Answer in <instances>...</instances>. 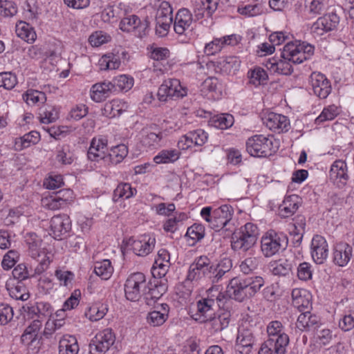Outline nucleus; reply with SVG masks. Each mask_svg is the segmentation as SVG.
<instances>
[{
    "label": "nucleus",
    "mask_w": 354,
    "mask_h": 354,
    "mask_svg": "<svg viewBox=\"0 0 354 354\" xmlns=\"http://www.w3.org/2000/svg\"><path fill=\"white\" fill-rule=\"evenodd\" d=\"M308 56L309 50H302L301 48L293 42H288L283 48L281 59L269 58L265 62L264 66L270 73L290 75L293 71L290 62L301 64L308 59Z\"/></svg>",
    "instance_id": "f257e3e1"
},
{
    "label": "nucleus",
    "mask_w": 354,
    "mask_h": 354,
    "mask_svg": "<svg viewBox=\"0 0 354 354\" xmlns=\"http://www.w3.org/2000/svg\"><path fill=\"white\" fill-rule=\"evenodd\" d=\"M263 284L264 280L259 276L247 278L234 277L230 281L226 292L229 297L241 302L253 297Z\"/></svg>",
    "instance_id": "f03ea898"
},
{
    "label": "nucleus",
    "mask_w": 354,
    "mask_h": 354,
    "mask_svg": "<svg viewBox=\"0 0 354 354\" xmlns=\"http://www.w3.org/2000/svg\"><path fill=\"white\" fill-rule=\"evenodd\" d=\"M234 208L230 205H223L215 209L212 214V207H205L201 209V216L209 223L211 228L219 231L225 227L232 220Z\"/></svg>",
    "instance_id": "7ed1b4c3"
},
{
    "label": "nucleus",
    "mask_w": 354,
    "mask_h": 354,
    "mask_svg": "<svg viewBox=\"0 0 354 354\" xmlns=\"http://www.w3.org/2000/svg\"><path fill=\"white\" fill-rule=\"evenodd\" d=\"M261 244L263 254L266 257H270L279 251L286 250L288 239L283 233L270 230L261 238Z\"/></svg>",
    "instance_id": "20e7f679"
},
{
    "label": "nucleus",
    "mask_w": 354,
    "mask_h": 354,
    "mask_svg": "<svg viewBox=\"0 0 354 354\" xmlns=\"http://www.w3.org/2000/svg\"><path fill=\"white\" fill-rule=\"evenodd\" d=\"M25 241L28 246L29 254L39 262L35 268V273L40 274L47 269L50 261L49 257L41 250L42 241L35 233H28Z\"/></svg>",
    "instance_id": "39448f33"
},
{
    "label": "nucleus",
    "mask_w": 354,
    "mask_h": 354,
    "mask_svg": "<svg viewBox=\"0 0 354 354\" xmlns=\"http://www.w3.org/2000/svg\"><path fill=\"white\" fill-rule=\"evenodd\" d=\"M187 95V88L181 85L179 80L169 78L164 80L158 91V98L160 102L177 100Z\"/></svg>",
    "instance_id": "423d86ee"
},
{
    "label": "nucleus",
    "mask_w": 354,
    "mask_h": 354,
    "mask_svg": "<svg viewBox=\"0 0 354 354\" xmlns=\"http://www.w3.org/2000/svg\"><path fill=\"white\" fill-rule=\"evenodd\" d=\"M272 138L263 135H255L246 142L248 152L254 157H266L274 151Z\"/></svg>",
    "instance_id": "0eeeda50"
},
{
    "label": "nucleus",
    "mask_w": 354,
    "mask_h": 354,
    "mask_svg": "<svg viewBox=\"0 0 354 354\" xmlns=\"http://www.w3.org/2000/svg\"><path fill=\"white\" fill-rule=\"evenodd\" d=\"M146 286V277L143 273L135 272L130 274L124 284L126 298L131 301H138Z\"/></svg>",
    "instance_id": "6e6552de"
},
{
    "label": "nucleus",
    "mask_w": 354,
    "mask_h": 354,
    "mask_svg": "<svg viewBox=\"0 0 354 354\" xmlns=\"http://www.w3.org/2000/svg\"><path fill=\"white\" fill-rule=\"evenodd\" d=\"M115 337L111 328L97 333L89 344L90 354H104L114 344Z\"/></svg>",
    "instance_id": "1a4fd4ad"
},
{
    "label": "nucleus",
    "mask_w": 354,
    "mask_h": 354,
    "mask_svg": "<svg viewBox=\"0 0 354 354\" xmlns=\"http://www.w3.org/2000/svg\"><path fill=\"white\" fill-rule=\"evenodd\" d=\"M311 315V326L313 328L312 340L313 346L318 348L328 346L333 339V332L324 324L320 323L316 317L313 319Z\"/></svg>",
    "instance_id": "9d476101"
},
{
    "label": "nucleus",
    "mask_w": 354,
    "mask_h": 354,
    "mask_svg": "<svg viewBox=\"0 0 354 354\" xmlns=\"http://www.w3.org/2000/svg\"><path fill=\"white\" fill-rule=\"evenodd\" d=\"M209 261L207 257H200L196 259L190 265L184 283L206 280Z\"/></svg>",
    "instance_id": "9b49d317"
},
{
    "label": "nucleus",
    "mask_w": 354,
    "mask_h": 354,
    "mask_svg": "<svg viewBox=\"0 0 354 354\" xmlns=\"http://www.w3.org/2000/svg\"><path fill=\"white\" fill-rule=\"evenodd\" d=\"M167 279H153L150 281L146 289L143 290V295L148 305L151 304V301H155L160 299L167 290Z\"/></svg>",
    "instance_id": "f8f14e48"
},
{
    "label": "nucleus",
    "mask_w": 354,
    "mask_h": 354,
    "mask_svg": "<svg viewBox=\"0 0 354 354\" xmlns=\"http://www.w3.org/2000/svg\"><path fill=\"white\" fill-rule=\"evenodd\" d=\"M288 344V335L282 336L278 340L268 339L261 344L258 354H286Z\"/></svg>",
    "instance_id": "ddd939ff"
},
{
    "label": "nucleus",
    "mask_w": 354,
    "mask_h": 354,
    "mask_svg": "<svg viewBox=\"0 0 354 354\" xmlns=\"http://www.w3.org/2000/svg\"><path fill=\"white\" fill-rule=\"evenodd\" d=\"M71 229V221L66 214L54 216L50 220L51 234L55 239H62Z\"/></svg>",
    "instance_id": "4468645a"
},
{
    "label": "nucleus",
    "mask_w": 354,
    "mask_h": 354,
    "mask_svg": "<svg viewBox=\"0 0 354 354\" xmlns=\"http://www.w3.org/2000/svg\"><path fill=\"white\" fill-rule=\"evenodd\" d=\"M328 244L325 239L319 235L311 240V258L317 264H322L328 257Z\"/></svg>",
    "instance_id": "2eb2a0df"
},
{
    "label": "nucleus",
    "mask_w": 354,
    "mask_h": 354,
    "mask_svg": "<svg viewBox=\"0 0 354 354\" xmlns=\"http://www.w3.org/2000/svg\"><path fill=\"white\" fill-rule=\"evenodd\" d=\"M263 123L268 129L277 133L286 132L290 128L289 119L283 115L275 113H268Z\"/></svg>",
    "instance_id": "dca6fc26"
},
{
    "label": "nucleus",
    "mask_w": 354,
    "mask_h": 354,
    "mask_svg": "<svg viewBox=\"0 0 354 354\" xmlns=\"http://www.w3.org/2000/svg\"><path fill=\"white\" fill-rule=\"evenodd\" d=\"M108 151L107 140L105 138H94L91 142L87 156L91 161H97L104 159Z\"/></svg>",
    "instance_id": "f3484780"
},
{
    "label": "nucleus",
    "mask_w": 354,
    "mask_h": 354,
    "mask_svg": "<svg viewBox=\"0 0 354 354\" xmlns=\"http://www.w3.org/2000/svg\"><path fill=\"white\" fill-rule=\"evenodd\" d=\"M311 86L314 93L321 99H325L330 93V84L326 77L320 73L311 74Z\"/></svg>",
    "instance_id": "a211bd4d"
},
{
    "label": "nucleus",
    "mask_w": 354,
    "mask_h": 354,
    "mask_svg": "<svg viewBox=\"0 0 354 354\" xmlns=\"http://www.w3.org/2000/svg\"><path fill=\"white\" fill-rule=\"evenodd\" d=\"M216 307L215 299H204L202 298L197 302V313L198 317L196 319L201 322H207L212 319L214 315V309Z\"/></svg>",
    "instance_id": "6ab92c4d"
},
{
    "label": "nucleus",
    "mask_w": 354,
    "mask_h": 354,
    "mask_svg": "<svg viewBox=\"0 0 354 354\" xmlns=\"http://www.w3.org/2000/svg\"><path fill=\"white\" fill-rule=\"evenodd\" d=\"M156 243L154 237L143 235L140 239L133 240L131 247L133 252L140 257L149 254L153 249Z\"/></svg>",
    "instance_id": "aec40b11"
},
{
    "label": "nucleus",
    "mask_w": 354,
    "mask_h": 354,
    "mask_svg": "<svg viewBox=\"0 0 354 354\" xmlns=\"http://www.w3.org/2000/svg\"><path fill=\"white\" fill-rule=\"evenodd\" d=\"M353 248L346 243L337 244L333 252V261L339 266H345L350 261L352 257Z\"/></svg>",
    "instance_id": "412c9836"
},
{
    "label": "nucleus",
    "mask_w": 354,
    "mask_h": 354,
    "mask_svg": "<svg viewBox=\"0 0 354 354\" xmlns=\"http://www.w3.org/2000/svg\"><path fill=\"white\" fill-rule=\"evenodd\" d=\"M300 198L297 195L286 196L282 204L279 207V215L281 218H288L292 216L298 209Z\"/></svg>",
    "instance_id": "4be33fe9"
},
{
    "label": "nucleus",
    "mask_w": 354,
    "mask_h": 354,
    "mask_svg": "<svg viewBox=\"0 0 354 354\" xmlns=\"http://www.w3.org/2000/svg\"><path fill=\"white\" fill-rule=\"evenodd\" d=\"M91 97L96 102L105 100L110 96V94L115 92L113 86L111 82H104L95 84L92 86Z\"/></svg>",
    "instance_id": "5701e85b"
},
{
    "label": "nucleus",
    "mask_w": 354,
    "mask_h": 354,
    "mask_svg": "<svg viewBox=\"0 0 354 354\" xmlns=\"http://www.w3.org/2000/svg\"><path fill=\"white\" fill-rule=\"evenodd\" d=\"M309 292L306 289L295 288L292 291V303L299 312L310 311L308 306L310 299Z\"/></svg>",
    "instance_id": "b1692460"
},
{
    "label": "nucleus",
    "mask_w": 354,
    "mask_h": 354,
    "mask_svg": "<svg viewBox=\"0 0 354 354\" xmlns=\"http://www.w3.org/2000/svg\"><path fill=\"white\" fill-rule=\"evenodd\" d=\"M166 136L164 132L158 131V133L143 130L142 132L141 144L147 147H158L163 142V138Z\"/></svg>",
    "instance_id": "393cba45"
},
{
    "label": "nucleus",
    "mask_w": 354,
    "mask_h": 354,
    "mask_svg": "<svg viewBox=\"0 0 354 354\" xmlns=\"http://www.w3.org/2000/svg\"><path fill=\"white\" fill-rule=\"evenodd\" d=\"M256 243L252 236L250 238H247L239 232H235L232 234L231 245L234 250L245 252L254 246Z\"/></svg>",
    "instance_id": "a878e982"
},
{
    "label": "nucleus",
    "mask_w": 354,
    "mask_h": 354,
    "mask_svg": "<svg viewBox=\"0 0 354 354\" xmlns=\"http://www.w3.org/2000/svg\"><path fill=\"white\" fill-rule=\"evenodd\" d=\"M79 346L75 336L64 335L59 342V354H77Z\"/></svg>",
    "instance_id": "bb28decb"
},
{
    "label": "nucleus",
    "mask_w": 354,
    "mask_h": 354,
    "mask_svg": "<svg viewBox=\"0 0 354 354\" xmlns=\"http://www.w3.org/2000/svg\"><path fill=\"white\" fill-rule=\"evenodd\" d=\"M329 176L334 181H346L348 178L346 163L341 160H335L330 167Z\"/></svg>",
    "instance_id": "cd10ccee"
},
{
    "label": "nucleus",
    "mask_w": 354,
    "mask_h": 354,
    "mask_svg": "<svg viewBox=\"0 0 354 354\" xmlns=\"http://www.w3.org/2000/svg\"><path fill=\"white\" fill-rule=\"evenodd\" d=\"M40 140V134L38 131H31L21 137L17 138L15 141V147L17 151L29 147L31 145H36Z\"/></svg>",
    "instance_id": "c85d7f7f"
},
{
    "label": "nucleus",
    "mask_w": 354,
    "mask_h": 354,
    "mask_svg": "<svg viewBox=\"0 0 354 354\" xmlns=\"http://www.w3.org/2000/svg\"><path fill=\"white\" fill-rule=\"evenodd\" d=\"M17 35L28 43H32L37 39V35L30 24H16Z\"/></svg>",
    "instance_id": "c756f323"
},
{
    "label": "nucleus",
    "mask_w": 354,
    "mask_h": 354,
    "mask_svg": "<svg viewBox=\"0 0 354 354\" xmlns=\"http://www.w3.org/2000/svg\"><path fill=\"white\" fill-rule=\"evenodd\" d=\"M254 342L255 338L251 330L247 328L239 329L236 344L237 346L248 347L249 350L252 351Z\"/></svg>",
    "instance_id": "7c9ffc66"
},
{
    "label": "nucleus",
    "mask_w": 354,
    "mask_h": 354,
    "mask_svg": "<svg viewBox=\"0 0 354 354\" xmlns=\"http://www.w3.org/2000/svg\"><path fill=\"white\" fill-rule=\"evenodd\" d=\"M23 14L26 20H37L41 14L38 0H26L24 6Z\"/></svg>",
    "instance_id": "2f4dec72"
},
{
    "label": "nucleus",
    "mask_w": 354,
    "mask_h": 354,
    "mask_svg": "<svg viewBox=\"0 0 354 354\" xmlns=\"http://www.w3.org/2000/svg\"><path fill=\"white\" fill-rule=\"evenodd\" d=\"M340 112L339 107L335 104L329 105L325 107L320 115L315 120V124L319 125L324 122L333 120Z\"/></svg>",
    "instance_id": "473e14b6"
},
{
    "label": "nucleus",
    "mask_w": 354,
    "mask_h": 354,
    "mask_svg": "<svg viewBox=\"0 0 354 354\" xmlns=\"http://www.w3.org/2000/svg\"><path fill=\"white\" fill-rule=\"evenodd\" d=\"M120 66L119 57L113 53L104 55L99 60L100 70H113L118 68Z\"/></svg>",
    "instance_id": "72a5a7b5"
},
{
    "label": "nucleus",
    "mask_w": 354,
    "mask_h": 354,
    "mask_svg": "<svg viewBox=\"0 0 354 354\" xmlns=\"http://www.w3.org/2000/svg\"><path fill=\"white\" fill-rule=\"evenodd\" d=\"M136 192V189L131 187L127 183H120L114 190L113 199L118 201L120 198L128 199L132 197Z\"/></svg>",
    "instance_id": "f704fd0d"
},
{
    "label": "nucleus",
    "mask_w": 354,
    "mask_h": 354,
    "mask_svg": "<svg viewBox=\"0 0 354 354\" xmlns=\"http://www.w3.org/2000/svg\"><path fill=\"white\" fill-rule=\"evenodd\" d=\"M260 258L249 257L242 261L239 265L240 270L245 274L254 273L260 266Z\"/></svg>",
    "instance_id": "c9c22d12"
},
{
    "label": "nucleus",
    "mask_w": 354,
    "mask_h": 354,
    "mask_svg": "<svg viewBox=\"0 0 354 354\" xmlns=\"http://www.w3.org/2000/svg\"><path fill=\"white\" fill-rule=\"evenodd\" d=\"M115 91H127L131 88L133 85V79L126 75H121L115 77L111 82Z\"/></svg>",
    "instance_id": "e433bc0d"
},
{
    "label": "nucleus",
    "mask_w": 354,
    "mask_h": 354,
    "mask_svg": "<svg viewBox=\"0 0 354 354\" xmlns=\"http://www.w3.org/2000/svg\"><path fill=\"white\" fill-rule=\"evenodd\" d=\"M94 271L102 279L107 280L111 277L113 268L111 266V261L109 259H104L95 263Z\"/></svg>",
    "instance_id": "4c0bfd02"
},
{
    "label": "nucleus",
    "mask_w": 354,
    "mask_h": 354,
    "mask_svg": "<svg viewBox=\"0 0 354 354\" xmlns=\"http://www.w3.org/2000/svg\"><path fill=\"white\" fill-rule=\"evenodd\" d=\"M127 154V147L123 144L113 147L109 152L110 160L113 164H118L122 162Z\"/></svg>",
    "instance_id": "58836bf2"
},
{
    "label": "nucleus",
    "mask_w": 354,
    "mask_h": 354,
    "mask_svg": "<svg viewBox=\"0 0 354 354\" xmlns=\"http://www.w3.org/2000/svg\"><path fill=\"white\" fill-rule=\"evenodd\" d=\"M270 270L274 275L286 276L291 271L292 266L288 260H279L270 264Z\"/></svg>",
    "instance_id": "ea45409f"
},
{
    "label": "nucleus",
    "mask_w": 354,
    "mask_h": 354,
    "mask_svg": "<svg viewBox=\"0 0 354 354\" xmlns=\"http://www.w3.org/2000/svg\"><path fill=\"white\" fill-rule=\"evenodd\" d=\"M8 290L10 296L17 300L26 301L30 297L27 288L21 282H17L16 285L8 288Z\"/></svg>",
    "instance_id": "a19ab883"
},
{
    "label": "nucleus",
    "mask_w": 354,
    "mask_h": 354,
    "mask_svg": "<svg viewBox=\"0 0 354 354\" xmlns=\"http://www.w3.org/2000/svg\"><path fill=\"white\" fill-rule=\"evenodd\" d=\"M67 203V199H64L60 196H54L42 199V206L50 210H57Z\"/></svg>",
    "instance_id": "79ce46f5"
},
{
    "label": "nucleus",
    "mask_w": 354,
    "mask_h": 354,
    "mask_svg": "<svg viewBox=\"0 0 354 354\" xmlns=\"http://www.w3.org/2000/svg\"><path fill=\"white\" fill-rule=\"evenodd\" d=\"M211 122L215 127L225 129L232 126L234 117L230 114L223 113L214 116Z\"/></svg>",
    "instance_id": "37998d69"
},
{
    "label": "nucleus",
    "mask_w": 354,
    "mask_h": 354,
    "mask_svg": "<svg viewBox=\"0 0 354 354\" xmlns=\"http://www.w3.org/2000/svg\"><path fill=\"white\" fill-rule=\"evenodd\" d=\"M179 158V153L175 150H162L158 155L154 157V161L157 164L169 163L174 162Z\"/></svg>",
    "instance_id": "c03bdc74"
},
{
    "label": "nucleus",
    "mask_w": 354,
    "mask_h": 354,
    "mask_svg": "<svg viewBox=\"0 0 354 354\" xmlns=\"http://www.w3.org/2000/svg\"><path fill=\"white\" fill-rule=\"evenodd\" d=\"M156 22H174L172 8L168 3H162L156 14Z\"/></svg>",
    "instance_id": "a18cd8bd"
},
{
    "label": "nucleus",
    "mask_w": 354,
    "mask_h": 354,
    "mask_svg": "<svg viewBox=\"0 0 354 354\" xmlns=\"http://www.w3.org/2000/svg\"><path fill=\"white\" fill-rule=\"evenodd\" d=\"M283 325L279 321H272L267 326V333L268 339H273L276 340L281 338L282 336L288 335L286 333H281Z\"/></svg>",
    "instance_id": "49530a36"
},
{
    "label": "nucleus",
    "mask_w": 354,
    "mask_h": 354,
    "mask_svg": "<svg viewBox=\"0 0 354 354\" xmlns=\"http://www.w3.org/2000/svg\"><path fill=\"white\" fill-rule=\"evenodd\" d=\"M108 310L107 306L103 304H95L88 310L89 319L91 321H98L102 319Z\"/></svg>",
    "instance_id": "de8ad7c7"
},
{
    "label": "nucleus",
    "mask_w": 354,
    "mask_h": 354,
    "mask_svg": "<svg viewBox=\"0 0 354 354\" xmlns=\"http://www.w3.org/2000/svg\"><path fill=\"white\" fill-rule=\"evenodd\" d=\"M23 98L27 104L32 105L37 102L44 103L46 100L45 93L36 90H28Z\"/></svg>",
    "instance_id": "09e8293b"
},
{
    "label": "nucleus",
    "mask_w": 354,
    "mask_h": 354,
    "mask_svg": "<svg viewBox=\"0 0 354 354\" xmlns=\"http://www.w3.org/2000/svg\"><path fill=\"white\" fill-rule=\"evenodd\" d=\"M167 318L166 310H163V313H160L159 311L154 310L148 313L147 319V322L151 326H159L162 325Z\"/></svg>",
    "instance_id": "8fccbe9b"
},
{
    "label": "nucleus",
    "mask_w": 354,
    "mask_h": 354,
    "mask_svg": "<svg viewBox=\"0 0 354 354\" xmlns=\"http://www.w3.org/2000/svg\"><path fill=\"white\" fill-rule=\"evenodd\" d=\"M19 257V252L15 250H10L4 254L1 266L4 270L12 268L17 263Z\"/></svg>",
    "instance_id": "3c124183"
},
{
    "label": "nucleus",
    "mask_w": 354,
    "mask_h": 354,
    "mask_svg": "<svg viewBox=\"0 0 354 354\" xmlns=\"http://www.w3.org/2000/svg\"><path fill=\"white\" fill-rule=\"evenodd\" d=\"M208 322H210L213 330L215 332H217L227 327L230 322V318L227 315L223 314L217 317L212 316V319H209Z\"/></svg>",
    "instance_id": "603ef678"
},
{
    "label": "nucleus",
    "mask_w": 354,
    "mask_h": 354,
    "mask_svg": "<svg viewBox=\"0 0 354 354\" xmlns=\"http://www.w3.org/2000/svg\"><path fill=\"white\" fill-rule=\"evenodd\" d=\"M249 77L251 83L254 85H260L266 83L268 79V75L263 69L257 68L251 71Z\"/></svg>",
    "instance_id": "864d4df0"
},
{
    "label": "nucleus",
    "mask_w": 354,
    "mask_h": 354,
    "mask_svg": "<svg viewBox=\"0 0 354 354\" xmlns=\"http://www.w3.org/2000/svg\"><path fill=\"white\" fill-rule=\"evenodd\" d=\"M17 83V77L12 73L5 72L0 73V87L10 90L15 87Z\"/></svg>",
    "instance_id": "5fc2aeb1"
},
{
    "label": "nucleus",
    "mask_w": 354,
    "mask_h": 354,
    "mask_svg": "<svg viewBox=\"0 0 354 354\" xmlns=\"http://www.w3.org/2000/svg\"><path fill=\"white\" fill-rule=\"evenodd\" d=\"M17 12L16 4L10 1L0 0V15L3 17H12Z\"/></svg>",
    "instance_id": "6e6d98bb"
},
{
    "label": "nucleus",
    "mask_w": 354,
    "mask_h": 354,
    "mask_svg": "<svg viewBox=\"0 0 354 354\" xmlns=\"http://www.w3.org/2000/svg\"><path fill=\"white\" fill-rule=\"evenodd\" d=\"M186 235L194 241H200L205 236V227L201 224L195 223L188 227Z\"/></svg>",
    "instance_id": "4d7b16f0"
},
{
    "label": "nucleus",
    "mask_w": 354,
    "mask_h": 354,
    "mask_svg": "<svg viewBox=\"0 0 354 354\" xmlns=\"http://www.w3.org/2000/svg\"><path fill=\"white\" fill-rule=\"evenodd\" d=\"M102 112V115L109 118H114L119 115L121 113V109H119L118 102L113 100L106 103Z\"/></svg>",
    "instance_id": "13d9d810"
},
{
    "label": "nucleus",
    "mask_w": 354,
    "mask_h": 354,
    "mask_svg": "<svg viewBox=\"0 0 354 354\" xmlns=\"http://www.w3.org/2000/svg\"><path fill=\"white\" fill-rule=\"evenodd\" d=\"M206 280L212 283H218L223 277V271L219 270L217 264L209 261Z\"/></svg>",
    "instance_id": "bf43d9fd"
},
{
    "label": "nucleus",
    "mask_w": 354,
    "mask_h": 354,
    "mask_svg": "<svg viewBox=\"0 0 354 354\" xmlns=\"http://www.w3.org/2000/svg\"><path fill=\"white\" fill-rule=\"evenodd\" d=\"M296 322V328L301 332H307L310 327V311L300 312Z\"/></svg>",
    "instance_id": "052dcab7"
},
{
    "label": "nucleus",
    "mask_w": 354,
    "mask_h": 354,
    "mask_svg": "<svg viewBox=\"0 0 354 354\" xmlns=\"http://www.w3.org/2000/svg\"><path fill=\"white\" fill-rule=\"evenodd\" d=\"M238 12L245 17H254L261 13V8L258 4H248L240 6L238 8Z\"/></svg>",
    "instance_id": "680f3d73"
},
{
    "label": "nucleus",
    "mask_w": 354,
    "mask_h": 354,
    "mask_svg": "<svg viewBox=\"0 0 354 354\" xmlns=\"http://www.w3.org/2000/svg\"><path fill=\"white\" fill-rule=\"evenodd\" d=\"M190 139L192 140L193 144L196 146L203 145L207 140V134L203 129H197L194 131L189 132Z\"/></svg>",
    "instance_id": "e2e57ef3"
},
{
    "label": "nucleus",
    "mask_w": 354,
    "mask_h": 354,
    "mask_svg": "<svg viewBox=\"0 0 354 354\" xmlns=\"http://www.w3.org/2000/svg\"><path fill=\"white\" fill-rule=\"evenodd\" d=\"M48 189H55L64 185L63 178L59 174L50 175L44 183Z\"/></svg>",
    "instance_id": "0e129e2a"
},
{
    "label": "nucleus",
    "mask_w": 354,
    "mask_h": 354,
    "mask_svg": "<svg viewBox=\"0 0 354 354\" xmlns=\"http://www.w3.org/2000/svg\"><path fill=\"white\" fill-rule=\"evenodd\" d=\"M12 273L13 277L19 280L18 282H21L22 281L28 279L30 275L26 266L24 263H20L16 266L13 269Z\"/></svg>",
    "instance_id": "69168bd1"
},
{
    "label": "nucleus",
    "mask_w": 354,
    "mask_h": 354,
    "mask_svg": "<svg viewBox=\"0 0 354 354\" xmlns=\"http://www.w3.org/2000/svg\"><path fill=\"white\" fill-rule=\"evenodd\" d=\"M12 317V308L7 304L0 305V325H6Z\"/></svg>",
    "instance_id": "338daca9"
},
{
    "label": "nucleus",
    "mask_w": 354,
    "mask_h": 354,
    "mask_svg": "<svg viewBox=\"0 0 354 354\" xmlns=\"http://www.w3.org/2000/svg\"><path fill=\"white\" fill-rule=\"evenodd\" d=\"M110 39L111 37L109 35L103 34L101 31L95 32L88 38V41L93 46H99L108 42Z\"/></svg>",
    "instance_id": "774afa93"
}]
</instances>
